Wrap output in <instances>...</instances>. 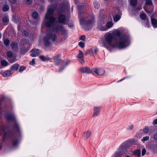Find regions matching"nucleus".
Here are the masks:
<instances>
[{
	"mask_svg": "<svg viewBox=\"0 0 157 157\" xmlns=\"http://www.w3.org/2000/svg\"><path fill=\"white\" fill-rule=\"evenodd\" d=\"M16 61V60H15V59L13 58L12 59L10 60L9 62L10 63H12L13 62H15Z\"/></svg>",
	"mask_w": 157,
	"mask_h": 157,
	"instance_id": "5fc2aeb1",
	"label": "nucleus"
},
{
	"mask_svg": "<svg viewBox=\"0 0 157 157\" xmlns=\"http://www.w3.org/2000/svg\"><path fill=\"white\" fill-rule=\"evenodd\" d=\"M25 68H26L24 67H21L19 70V72H22L25 69Z\"/></svg>",
	"mask_w": 157,
	"mask_h": 157,
	"instance_id": "49530a36",
	"label": "nucleus"
},
{
	"mask_svg": "<svg viewBox=\"0 0 157 157\" xmlns=\"http://www.w3.org/2000/svg\"><path fill=\"white\" fill-rule=\"evenodd\" d=\"M33 0H26L25 2L26 3L28 4H31L32 3Z\"/></svg>",
	"mask_w": 157,
	"mask_h": 157,
	"instance_id": "a18cd8bd",
	"label": "nucleus"
},
{
	"mask_svg": "<svg viewBox=\"0 0 157 157\" xmlns=\"http://www.w3.org/2000/svg\"><path fill=\"white\" fill-rule=\"evenodd\" d=\"M149 136H146L144 137L141 140V141L144 142L145 141H147L149 139Z\"/></svg>",
	"mask_w": 157,
	"mask_h": 157,
	"instance_id": "4c0bfd02",
	"label": "nucleus"
},
{
	"mask_svg": "<svg viewBox=\"0 0 157 157\" xmlns=\"http://www.w3.org/2000/svg\"><path fill=\"white\" fill-rule=\"evenodd\" d=\"M99 42L108 49L110 47L122 49L130 44V37L128 34L123 33L122 31L117 30L106 33Z\"/></svg>",
	"mask_w": 157,
	"mask_h": 157,
	"instance_id": "f03ea898",
	"label": "nucleus"
},
{
	"mask_svg": "<svg viewBox=\"0 0 157 157\" xmlns=\"http://www.w3.org/2000/svg\"><path fill=\"white\" fill-rule=\"evenodd\" d=\"M70 62V60H67L64 63H63L64 64V67L62 69H61V68H60L59 71V72H61L63 69Z\"/></svg>",
	"mask_w": 157,
	"mask_h": 157,
	"instance_id": "473e14b6",
	"label": "nucleus"
},
{
	"mask_svg": "<svg viewBox=\"0 0 157 157\" xmlns=\"http://www.w3.org/2000/svg\"><path fill=\"white\" fill-rule=\"evenodd\" d=\"M145 1V4L147 5H151L152 4L151 0H143Z\"/></svg>",
	"mask_w": 157,
	"mask_h": 157,
	"instance_id": "72a5a7b5",
	"label": "nucleus"
},
{
	"mask_svg": "<svg viewBox=\"0 0 157 157\" xmlns=\"http://www.w3.org/2000/svg\"><path fill=\"white\" fill-rule=\"evenodd\" d=\"M4 44L6 46H8L10 44V40L8 39H5L4 40Z\"/></svg>",
	"mask_w": 157,
	"mask_h": 157,
	"instance_id": "c9c22d12",
	"label": "nucleus"
},
{
	"mask_svg": "<svg viewBox=\"0 0 157 157\" xmlns=\"http://www.w3.org/2000/svg\"><path fill=\"white\" fill-rule=\"evenodd\" d=\"M85 44L84 42L81 41L78 43V45L82 48L84 47Z\"/></svg>",
	"mask_w": 157,
	"mask_h": 157,
	"instance_id": "ea45409f",
	"label": "nucleus"
},
{
	"mask_svg": "<svg viewBox=\"0 0 157 157\" xmlns=\"http://www.w3.org/2000/svg\"><path fill=\"white\" fill-rule=\"evenodd\" d=\"M121 13L120 11L119 14H117L115 15L113 17V19L115 22H117L119 21L121 18Z\"/></svg>",
	"mask_w": 157,
	"mask_h": 157,
	"instance_id": "ddd939ff",
	"label": "nucleus"
},
{
	"mask_svg": "<svg viewBox=\"0 0 157 157\" xmlns=\"http://www.w3.org/2000/svg\"><path fill=\"white\" fill-rule=\"evenodd\" d=\"M68 26L70 28H71L72 27H73V25L72 24H70L68 25Z\"/></svg>",
	"mask_w": 157,
	"mask_h": 157,
	"instance_id": "680f3d73",
	"label": "nucleus"
},
{
	"mask_svg": "<svg viewBox=\"0 0 157 157\" xmlns=\"http://www.w3.org/2000/svg\"><path fill=\"white\" fill-rule=\"evenodd\" d=\"M130 4L132 6L135 7L137 2V0H130Z\"/></svg>",
	"mask_w": 157,
	"mask_h": 157,
	"instance_id": "b1692460",
	"label": "nucleus"
},
{
	"mask_svg": "<svg viewBox=\"0 0 157 157\" xmlns=\"http://www.w3.org/2000/svg\"><path fill=\"white\" fill-rule=\"evenodd\" d=\"M77 57L79 59V61L82 63H84V60L83 58V53L80 50L79 51V54Z\"/></svg>",
	"mask_w": 157,
	"mask_h": 157,
	"instance_id": "9b49d317",
	"label": "nucleus"
},
{
	"mask_svg": "<svg viewBox=\"0 0 157 157\" xmlns=\"http://www.w3.org/2000/svg\"><path fill=\"white\" fill-rule=\"evenodd\" d=\"M9 7L8 5H5L2 7V10L4 12H6L9 10Z\"/></svg>",
	"mask_w": 157,
	"mask_h": 157,
	"instance_id": "a878e982",
	"label": "nucleus"
},
{
	"mask_svg": "<svg viewBox=\"0 0 157 157\" xmlns=\"http://www.w3.org/2000/svg\"><path fill=\"white\" fill-rule=\"evenodd\" d=\"M141 9V5H140V6H138L135 8V10L137 11L140 10Z\"/></svg>",
	"mask_w": 157,
	"mask_h": 157,
	"instance_id": "37998d69",
	"label": "nucleus"
},
{
	"mask_svg": "<svg viewBox=\"0 0 157 157\" xmlns=\"http://www.w3.org/2000/svg\"><path fill=\"white\" fill-rule=\"evenodd\" d=\"M102 109L101 106H96L94 108V113L92 115L93 117L98 116L99 114L100 111Z\"/></svg>",
	"mask_w": 157,
	"mask_h": 157,
	"instance_id": "0eeeda50",
	"label": "nucleus"
},
{
	"mask_svg": "<svg viewBox=\"0 0 157 157\" xmlns=\"http://www.w3.org/2000/svg\"><path fill=\"white\" fill-rule=\"evenodd\" d=\"M149 130V128L148 127H146L143 129V132L144 133H147L148 132Z\"/></svg>",
	"mask_w": 157,
	"mask_h": 157,
	"instance_id": "58836bf2",
	"label": "nucleus"
},
{
	"mask_svg": "<svg viewBox=\"0 0 157 157\" xmlns=\"http://www.w3.org/2000/svg\"><path fill=\"white\" fill-rule=\"evenodd\" d=\"M22 35L23 36H28L29 34L26 31H24L22 32Z\"/></svg>",
	"mask_w": 157,
	"mask_h": 157,
	"instance_id": "09e8293b",
	"label": "nucleus"
},
{
	"mask_svg": "<svg viewBox=\"0 0 157 157\" xmlns=\"http://www.w3.org/2000/svg\"><path fill=\"white\" fill-rule=\"evenodd\" d=\"M80 38L81 40L85 41L86 39L85 36L84 35H82L80 36Z\"/></svg>",
	"mask_w": 157,
	"mask_h": 157,
	"instance_id": "603ef678",
	"label": "nucleus"
},
{
	"mask_svg": "<svg viewBox=\"0 0 157 157\" xmlns=\"http://www.w3.org/2000/svg\"><path fill=\"white\" fill-rule=\"evenodd\" d=\"M155 146L154 145H152L150 149L153 152H154L155 151Z\"/></svg>",
	"mask_w": 157,
	"mask_h": 157,
	"instance_id": "a19ab883",
	"label": "nucleus"
},
{
	"mask_svg": "<svg viewBox=\"0 0 157 157\" xmlns=\"http://www.w3.org/2000/svg\"><path fill=\"white\" fill-rule=\"evenodd\" d=\"M125 157H130V156H127Z\"/></svg>",
	"mask_w": 157,
	"mask_h": 157,
	"instance_id": "774afa93",
	"label": "nucleus"
},
{
	"mask_svg": "<svg viewBox=\"0 0 157 157\" xmlns=\"http://www.w3.org/2000/svg\"><path fill=\"white\" fill-rule=\"evenodd\" d=\"M91 134V132L90 131H87L84 132L83 136L84 138L87 139L90 136Z\"/></svg>",
	"mask_w": 157,
	"mask_h": 157,
	"instance_id": "412c9836",
	"label": "nucleus"
},
{
	"mask_svg": "<svg viewBox=\"0 0 157 157\" xmlns=\"http://www.w3.org/2000/svg\"><path fill=\"white\" fill-rule=\"evenodd\" d=\"M17 2V0H10L9 1L10 2L12 3H15Z\"/></svg>",
	"mask_w": 157,
	"mask_h": 157,
	"instance_id": "6e6d98bb",
	"label": "nucleus"
},
{
	"mask_svg": "<svg viewBox=\"0 0 157 157\" xmlns=\"http://www.w3.org/2000/svg\"><path fill=\"white\" fill-rule=\"evenodd\" d=\"M21 42L23 44L26 43L27 42V40L25 38H23L21 39Z\"/></svg>",
	"mask_w": 157,
	"mask_h": 157,
	"instance_id": "c03bdc74",
	"label": "nucleus"
},
{
	"mask_svg": "<svg viewBox=\"0 0 157 157\" xmlns=\"http://www.w3.org/2000/svg\"><path fill=\"white\" fill-rule=\"evenodd\" d=\"M55 7L52 5H49L48 8L47 12L45 15L44 21L42 26L41 30L43 31V24H44L48 28H52V31L48 33L46 36L43 38L44 45L46 46H49L51 44L50 39H51L53 41L57 39V36L53 33L54 32H58L61 31L63 35L65 38L68 37V33L67 30L64 29L62 25L58 24L53 26L56 20V18L52 16L54 13Z\"/></svg>",
	"mask_w": 157,
	"mask_h": 157,
	"instance_id": "f257e3e1",
	"label": "nucleus"
},
{
	"mask_svg": "<svg viewBox=\"0 0 157 157\" xmlns=\"http://www.w3.org/2000/svg\"><path fill=\"white\" fill-rule=\"evenodd\" d=\"M98 48H94L88 50L85 53L86 55L89 54L91 56L95 55L98 52Z\"/></svg>",
	"mask_w": 157,
	"mask_h": 157,
	"instance_id": "423d86ee",
	"label": "nucleus"
},
{
	"mask_svg": "<svg viewBox=\"0 0 157 157\" xmlns=\"http://www.w3.org/2000/svg\"><path fill=\"white\" fill-rule=\"evenodd\" d=\"M12 140L13 141V146L16 147L18 143V141L17 137L13 136Z\"/></svg>",
	"mask_w": 157,
	"mask_h": 157,
	"instance_id": "4468645a",
	"label": "nucleus"
},
{
	"mask_svg": "<svg viewBox=\"0 0 157 157\" xmlns=\"http://www.w3.org/2000/svg\"><path fill=\"white\" fill-rule=\"evenodd\" d=\"M11 46L13 50H15L18 47L17 44L15 42H13L11 44Z\"/></svg>",
	"mask_w": 157,
	"mask_h": 157,
	"instance_id": "4be33fe9",
	"label": "nucleus"
},
{
	"mask_svg": "<svg viewBox=\"0 0 157 157\" xmlns=\"http://www.w3.org/2000/svg\"><path fill=\"white\" fill-rule=\"evenodd\" d=\"M3 112V110L1 108H0V115H1L2 113Z\"/></svg>",
	"mask_w": 157,
	"mask_h": 157,
	"instance_id": "052dcab7",
	"label": "nucleus"
},
{
	"mask_svg": "<svg viewBox=\"0 0 157 157\" xmlns=\"http://www.w3.org/2000/svg\"><path fill=\"white\" fill-rule=\"evenodd\" d=\"M94 8L96 9H98L100 7V4L97 1H94Z\"/></svg>",
	"mask_w": 157,
	"mask_h": 157,
	"instance_id": "393cba45",
	"label": "nucleus"
},
{
	"mask_svg": "<svg viewBox=\"0 0 157 157\" xmlns=\"http://www.w3.org/2000/svg\"><path fill=\"white\" fill-rule=\"evenodd\" d=\"M12 72L10 71H7L2 73V75L3 77H8L12 74Z\"/></svg>",
	"mask_w": 157,
	"mask_h": 157,
	"instance_id": "2eb2a0df",
	"label": "nucleus"
},
{
	"mask_svg": "<svg viewBox=\"0 0 157 157\" xmlns=\"http://www.w3.org/2000/svg\"><path fill=\"white\" fill-rule=\"evenodd\" d=\"M153 123L154 125L157 124V119H156L155 120H154L153 121Z\"/></svg>",
	"mask_w": 157,
	"mask_h": 157,
	"instance_id": "4d7b16f0",
	"label": "nucleus"
},
{
	"mask_svg": "<svg viewBox=\"0 0 157 157\" xmlns=\"http://www.w3.org/2000/svg\"><path fill=\"white\" fill-rule=\"evenodd\" d=\"M146 150L145 148H143L142 149V156H144L146 154Z\"/></svg>",
	"mask_w": 157,
	"mask_h": 157,
	"instance_id": "3c124183",
	"label": "nucleus"
},
{
	"mask_svg": "<svg viewBox=\"0 0 157 157\" xmlns=\"http://www.w3.org/2000/svg\"><path fill=\"white\" fill-rule=\"evenodd\" d=\"M104 19H105V18L104 16H102V17L101 18V17H99V20L101 21H104Z\"/></svg>",
	"mask_w": 157,
	"mask_h": 157,
	"instance_id": "864d4df0",
	"label": "nucleus"
},
{
	"mask_svg": "<svg viewBox=\"0 0 157 157\" xmlns=\"http://www.w3.org/2000/svg\"><path fill=\"white\" fill-rule=\"evenodd\" d=\"M32 16L33 18L36 19L38 17V14L37 12H34L33 13Z\"/></svg>",
	"mask_w": 157,
	"mask_h": 157,
	"instance_id": "c85d7f7f",
	"label": "nucleus"
},
{
	"mask_svg": "<svg viewBox=\"0 0 157 157\" xmlns=\"http://www.w3.org/2000/svg\"><path fill=\"white\" fill-rule=\"evenodd\" d=\"M113 25V23L112 21H110L107 22L106 25V26L108 29L112 27Z\"/></svg>",
	"mask_w": 157,
	"mask_h": 157,
	"instance_id": "aec40b11",
	"label": "nucleus"
},
{
	"mask_svg": "<svg viewBox=\"0 0 157 157\" xmlns=\"http://www.w3.org/2000/svg\"><path fill=\"white\" fill-rule=\"evenodd\" d=\"M93 71L98 75H102L105 74L104 70L102 69H94Z\"/></svg>",
	"mask_w": 157,
	"mask_h": 157,
	"instance_id": "6e6552de",
	"label": "nucleus"
},
{
	"mask_svg": "<svg viewBox=\"0 0 157 157\" xmlns=\"http://www.w3.org/2000/svg\"><path fill=\"white\" fill-rule=\"evenodd\" d=\"M146 12L147 13H148V10H146L145 9Z\"/></svg>",
	"mask_w": 157,
	"mask_h": 157,
	"instance_id": "69168bd1",
	"label": "nucleus"
},
{
	"mask_svg": "<svg viewBox=\"0 0 157 157\" xmlns=\"http://www.w3.org/2000/svg\"><path fill=\"white\" fill-rule=\"evenodd\" d=\"M78 15L80 24L87 28H91L95 21V17L92 16L88 21H86L85 19L88 17V15L83 12L80 6H78Z\"/></svg>",
	"mask_w": 157,
	"mask_h": 157,
	"instance_id": "7ed1b4c3",
	"label": "nucleus"
},
{
	"mask_svg": "<svg viewBox=\"0 0 157 157\" xmlns=\"http://www.w3.org/2000/svg\"><path fill=\"white\" fill-rule=\"evenodd\" d=\"M75 3H76V4H77V3L78 2V0H74Z\"/></svg>",
	"mask_w": 157,
	"mask_h": 157,
	"instance_id": "e2e57ef3",
	"label": "nucleus"
},
{
	"mask_svg": "<svg viewBox=\"0 0 157 157\" xmlns=\"http://www.w3.org/2000/svg\"><path fill=\"white\" fill-rule=\"evenodd\" d=\"M49 0L50 1V2H52V1H53L54 0Z\"/></svg>",
	"mask_w": 157,
	"mask_h": 157,
	"instance_id": "338daca9",
	"label": "nucleus"
},
{
	"mask_svg": "<svg viewBox=\"0 0 157 157\" xmlns=\"http://www.w3.org/2000/svg\"><path fill=\"white\" fill-rule=\"evenodd\" d=\"M58 13V22L63 25H66L68 22V19L65 15L62 14L65 11L64 7H61L56 10Z\"/></svg>",
	"mask_w": 157,
	"mask_h": 157,
	"instance_id": "20e7f679",
	"label": "nucleus"
},
{
	"mask_svg": "<svg viewBox=\"0 0 157 157\" xmlns=\"http://www.w3.org/2000/svg\"><path fill=\"white\" fill-rule=\"evenodd\" d=\"M27 52V51L26 50H25V51L24 52H23V51H22V50L21 49V53L22 54H24L25 52Z\"/></svg>",
	"mask_w": 157,
	"mask_h": 157,
	"instance_id": "bf43d9fd",
	"label": "nucleus"
},
{
	"mask_svg": "<svg viewBox=\"0 0 157 157\" xmlns=\"http://www.w3.org/2000/svg\"><path fill=\"white\" fill-rule=\"evenodd\" d=\"M6 117L8 121H15V117L13 114L8 113L6 115Z\"/></svg>",
	"mask_w": 157,
	"mask_h": 157,
	"instance_id": "9d476101",
	"label": "nucleus"
},
{
	"mask_svg": "<svg viewBox=\"0 0 157 157\" xmlns=\"http://www.w3.org/2000/svg\"><path fill=\"white\" fill-rule=\"evenodd\" d=\"M61 56L60 54H58L53 57V59L56 64L58 65L61 62V59L60 58Z\"/></svg>",
	"mask_w": 157,
	"mask_h": 157,
	"instance_id": "1a4fd4ad",
	"label": "nucleus"
},
{
	"mask_svg": "<svg viewBox=\"0 0 157 157\" xmlns=\"http://www.w3.org/2000/svg\"><path fill=\"white\" fill-rule=\"evenodd\" d=\"M99 29L102 31H105L108 30L106 26H100L99 27Z\"/></svg>",
	"mask_w": 157,
	"mask_h": 157,
	"instance_id": "c756f323",
	"label": "nucleus"
},
{
	"mask_svg": "<svg viewBox=\"0 0 157 157\" xmlns=\"http://www.w3.org/2000/svg\"><path fill=\"white\" fill-rule=\"evenodd\" d=\"M128 142H126L122 144L118 148L117 151L114 155L111 157H121L120 155L123 154V153L125 154L127 152V149L128 147Z\"/></svg>",
	"mask_w": 157,
	"mask_h": 157,
	"instance_id": "39448f33",
	"label": "nucleus"
},
{
	"mask_svg": "<svg viewBox=\"0 0 157 157\" xmlns=\"http://www.w3.org/2000/svg\"><path fill=\"white\" fill-rule=\"evenodd\" d=\"M140 18L144 20L146 19L147 16L144 13L141 14L140 15Z\"/></svg>",
	"mask_w": 157,
	"mask_h": 157,
	"instance_id": "e433bc0d",
	"label": "nucleus"
},
{
	"mask_svg": "<svg viewBox=\"0 0 157 157\" xmlns=\"http://www.w3.org/2000/svg\"><path fill=\"white\" fill-rule=\"evenodd\" d=\"M154 138L155 140H157V133L154 135Z\"/></svg>",
	"mask_w": 157,
	"mask_h": 157,
	"instance_id": "13d9d810",
	"label": "nucleus"
},
{
	"mask_svg": "<svg viewBox=\"0 0 157 157\" xmlns=\"http://www.w3.org/2000/svg\"><path fill=\"white\" fill-rule=\"evenodd\" d=\"M19 67V65L17 63H15L12 66L10 69L13 71H17Z\"/></svg>",
	"mask_w": 157,
	"mask_h": 157,
	"instance_id": "6ab92c4d",
	"label": "nucleus"
},
{
	"mask_svg": "<svg viewBox=\"0 0 157 157\" xmlns=\"http://www.w3.org/2000/svg\"><path fill=\"white\" fill-rule=\"evenodd\" d=\"M35 59H33L30 62V64L32 65H33L35 64Z\"/></svg>",
	"mask_w": 157,
	"mask_h": 157,
	"instance_id": "8fccbe9b",
	"label": "nucleus"
},
{
	"mask_svg": "<svg viewBox=\"0 0 157 157\" xmlns=\"http://www.w3.org/2000/svg\"><path fill=\"white\" fill-rule=\"evenodd\" d=\"M39 58L42 61H48L49 60V58L48 56H39Z\"/></svg>",
	"mask_w": 157,
	"mask_h": 157,
	"instance_id": "5701e85b",
	"label": "nucleus"
},
{
	"mask_svg": "<svg viewBox=\"0 0 157 157\" xmlns=\"http://www.w3.org/2000/svg\"><path fill=\"white\" fill-rule=\"evenodd\" d=\"M6 55L9 58H11L13 56V54L11 52L8 51L7 52Z\"/></svg>",
	"mask_w": 157,
	"mask_h": 157,
	"instance_id": "f704fd0d",
	"label": "nucleus"
},
{
	"mask_svg": "<svg viewBox=\"0 0 157 157\" xmlns=\"http://www.w3.org/2000/svg\"><path fill=\"white\" fill-rule=\"evenodd\" d=\"M13 127L15 129H17L18 132H20V128L17 122H16L13 126Z\"/></svg>",
	"mask_w": 157,
	"mask_h": 157,
	"instance_id": "7c9ffc66",
	"label": "nucleus"
},
{
	"mask_svg": "<svg viewBox=\"0 0 157 157\" xmlns=\"http://www.w3.org/2000/svg\"><path fill=\"white\" fill-rule=\"evenodd\" d=\"M32 51H34V52L38 56L39 54L41 53V51L39 49H34L31 50Z\"/></svg>",
	"mask_w": 157,
	"mask_h": 157,
	"instance_id": "2f4dec72",
	"label": "nucleus"
},
{
	"mask_svg": "<svg viewBox=\"0 0 157 157\" xmlns=\"http://www.w3.org/2000/svg\"><path fill=\"white\" fill-rule=\"evenodd\" d=\"M31 52L32 53L31 54V56L33 57H35L36 56H37L36 54L35 53L34 51H31Z\"/></svg>",
	"mask_w": 157,
	"mask_h": 157,
	"instance_id": "de8ad7c7",
	"label": "nucleus"
},
{
	"mask_svg": "<svg viewBox=\"0 0 157 157\" xmlns=\"http://www.w3.org/2000/svg\"><path fill=\"white\" fill-rule=\"evenodd\" d=\"M140 154L141 151L139 150H135L133 152V154L138 156H140Z\"/></svg>",
	"mask_w": 157,
	"mask_h": 157,
	"instance_id": "cd10ccee",
	"label": "nucleus"
},
{
	"mask_svg": "<svg viewBox=\"0 0 157 157\" xmlns=\"http://www.w3.org/2000/svg\"><path fill=\"white\" fill-rule=\"evenodd\" d=\"M2 37V34L0 32V39Z\"/></svg>",
	"mask_w": 157,
	"mask_h": 157,
	"instance_id": "0e129e2a",
	"label": "nucleus"
},
{
	"mask_svg": "<svg viewBox=\"0 0 157 157\" xmlns=\"http://www.w3.org/2000/svg\"><path fill=\"white\" fill-rule=\"evenodd\" d=\"M133 125L132 124L128 126L127 128V129L128 130H131L133 128Z\"/></svg>",
	"mask_w": 157,
	"mask_h": 157,
	"instance_id": "79ce46f5",
	"label": "nucleus"
},
{
	"mask_svg": "<svg viewBox=\"0 0 157 157\" xmlns=\"http://www.w3.org/2000/svg\"><path fill=\"white\" fill-rule=\"evenodd\" d=\"M2 133L4 134V136H6L7 133L5 132V127L3 126H0V135H1Z\"/></svg>",
	"mask_w": 157,
	"mask_h": 157,
	"instance_id": "dca6fc26",
	"label": "nucleus"
},
{
	"mask_svg": "<svg viewBox=\"0 0 157 157\" xmlns=\"http://www.w3.org/2000/svg\"><path fill=\"white\" fill-rule=\"evenodd\" d=\"M1 64L3 66H6L8 65V63L7 62L6 60H2L1 62Z\"/></svg>",
	"mask_w": 157,
	"mask_h": 157,
	"instance_id": "bb28decb",
	"label": "nucleus"
},
{
	"mask_svg": "<svg viewBox=\"0 0 157 157\" xmlns=\"http://www.w3.org/2000/svg\"><path fill=\"white\" fill-rule=\"evenodd\" d=\"M151 22L153 27L155 28H157V20L153 18H151Z\"/></svg>",
	"mask_w": 157,
	"mask_h": 157,
	"instance_id": "f3484780",
	"label": "nucleus"
},
{
	"mask_svg": "<svg viewBox=\"0 0 157 157\" xmlns=\"http://www.w3.org/2000/svg\"><path fill=\"white\" fill-rule=\"evenodd\" d=\"M79 70L84 73H90L91 72L90 69L88 67H81L80 68Z\"/></svg>",
	"mask_w": 157,
	"mask_h": 157,
	"instance_id": "f8f14e48",
	"label": "nucleus"
},
{
	"mask_svg": "<svg viewBox=\"0 0 157 157\" xmlns=\"http://www.w3.org/2000/svg\"><path fill=\"white\" fill-rule=\"evenodd\" d=\"M2 21L4 25H6V23H8L9 21L8 17L7 16L4 17L2 18Z\"/></svg>",
	"mask_w": 157,
	"mask_h": 157,
	"instance_id": "a211bd4d",
	"label": "nucleus"
}]
</instances>
